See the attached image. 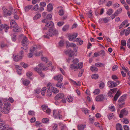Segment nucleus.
<instances>
[{
  "instance_id": "obj_1",
  "label": "nucleus",
  "mask_w": 130,
  "mask_h": 130,
  "mask_svg": "<svg viewBox=\"0 0 130 130\" xmlns=\"http://www.w3.org/2000/svg\"><path fill=\"white\" fill-rule=\"evenodd\" d=\"M46 35L43 36L44 38L49 39L50 37H52L54 35H57L58 34V31L55 29L50 28L48 31L46 33Z\"/></svg>"
},
{
  "instance_id": "obj_2",
  "label": "nucleus",
  "mask_w": 130,
  "mask_h": 130,
  "mask_svg": "<svg viewBox=\"0 0 130 130\" xmlns=\"http://www.w3.org/2000/svg\"><path fill=\"white\" fill-rule=\"evenodd\" d=\"M10 110V105L7 103H5L3 107L0 108V111L4 114L9 113Z\"/></svg>"
},
{
  "instance_id": "obj_3",
  "label": "nucleus",
  "mask_w": 130,
  "mask_h": 130,
  "mask_svg": "<svg viewBox=\"0 0 130 130\" xmlns=\"http://www.w3.org/2000/svg\"><path fill=\"white\" fill-rule=\"evenodd\" d=\"M10 24L11 25L10 28H14L13 31L15 32L20 31L21 30V28L18 26L17 24L13 20L10 21Z\"/></svg>"
},
{
  "instance_id": "obj_4",
  "label": "nucleus",
  "mask_w": 130,
  "mask_h": 130,
  "mask_svg": "<svg viewBox=\"0 0 130 130\" xmlns=\"http://www.w3.org/2000/svg\"><path fill=\"white\" fill-rule=\"evenodd\" d=\"M70 66V68L72 69H81L83 67V63L82 62H80L78 64L73 63L71 64Z\"/></svg>"
},
{
  "instance_id": "obj_5",
  "label": "nucleus",
  "mask_w": 130,
  "mask_h": 130,
  "mask_svg": "<svg viewBox=\"0 0 130 130\" xmlns=\"http://www.w3.org/2000/svg\"><path fill=\"white\" fill-rule=\"evenodd\" d=\"M119 83L120 82L119 80L116 81V83L114 82L111 80H109L108 81L107 85L108 87L109 88H111L116 87Z\"/></svg>"
},
{
  "instance_id": "obj_6",
  "label": "nucleus",
  "mask_w": 130,
  "mask_h": 130,
  "mask_svg": "<svg viewBox=\"0 0 130 130\" xmlns=\"http://www.w3.org/2000/svg\"><path fill=\"white\" fill-rule=\"evenodd\" d=\"M126 95H124L121 97L118 100V102L119 103V107H120L122 108L123 106L125 104V102L124 101L126 99Z\"/></svg>"
},
{
  "instance_id": "obj_7",
  "label": "nucleus",
  "mask_w": 130,
  "mask_h": 130,
  "mask_svg": "<svg viewBox=\"0 0 130 130\" xmlns=\"http://www.w3.org/2000/svg\"><path fill=\"white\" fill-rule=\"evenodd\" d=\"M61 111L59 110L57 112L56 110H53V115L54 117L55 118H58L60 119H61L62 118V116L61 115H60Z\"/></svg>"
},
{
  "instance_id": "obj_8",
  "label": "nucleus",
  "mask_w": 130,
  "mask_h": 130,
  "mask_svg": "<svg viewBox=\"0 0 130 130\" xmlns=\"http://www.w3.org/2000/svg\"><path fill=\"white\" fill-rule=\"evenodd\" d=\"M45 23L46 24V25L43 28V30H46L47 29V27L51 28L54 25V23L52 21H50L48 23Z\"/></svg>"
},
{
  "instance_id": "obj_9",
  "label": "nucleus",
  "mask_w": 130,
  "mask_h": 130,
  "mask_svg": "<svg viewBox=\"0 0 130 130\" xmlns=\"http://www.w3.org/2000/svg\"><path fill=\"white\" fill-rule=\"evenodd\" d=\"M67 36L68 37L69 40L70 41H72L77 37V34L75 33L71 35L70 34H68Z\"/></svg>"
},
{
  "instance_id": "obj_10",
  "label": "nucleus",
  "mask_w": 130,
  "mask_h": 130,
  "mask_svg": "<svg viewBox=\"0 0 130 130\" xmlns=\"http://www.w3.org/2000/svg\"><path fill=\"white\" fill-rule=\"evenodd\" d=\"M54 79L57 80L58 82H61L63 79V77L61 74L55 76L53 77Z\"/></svg>"
},
{
  "instance_id": "obj_11",
  "label": "nucleus",
  "mask_w": 130,
  "mask_h": 130,
  "mask_svg": "<svg viewBox=\"0 0 130 130\" xmlns=\"http://www.w3.org/2000/svg\"><path fill=\"white\" fill-rule=\"evenodd\" d=\"M28 39L25 36L24 37L22 41V44L23 46H27L29 43V41L27 40Z\"/></svg>"
},
{
  "instance_id": "obj_12",
  "label": "nucleus",
  "mask_w": 130,
  "mask_h": 130,
  "mask_svg": "<svg viewBox=\"0 0 130 130\" xmlns=\"http://www.w3.org/2000/svg\"><path fill=\"white\" fill-rule=\"evenodd\" d=\"M52 19V16L51 14H48L47 16V18L43 20L42 22L43 23H48L50 21H52L51 20Z\"/></svg>"
},
{
  "instance_id": "obj_13",
  "label": "nucleus",
  "mask_w": 130,
  "mask_h": 130,
  "mask_svg": "<svg viewBox=\"0 0 130 130\" xmlns=\"http://www.w3.org/2000/svg\"><path fill=\"white\" fill-rule=\"evenodd\" d=\"M117 88H114L110 90L108 93V96L111 97L113 96L114 93L117 90Z\"/></svg>"
},
{
  "instance_id": "obj_14",
  "label": "nucleus",
  "mask_w": 130,
  "mask_h": 130,
  "mask_svg": "<svg viewBox=\"0 0 130 130\" xmlns=\"http://www.w3.org/2000/svg\"><path fill=\"white\" fill-rule=\"evenodd\" d=\"M4 28L5 32L7 31V30L9 28V27L6 24H2L0 25V30H2Z\"/></svg>"
},
{
  "instance_id": "obj_15",
  "label": "nucleus",
  "mask_w": 130,
  "mask_h": 130,
  "mask_svg": "<svg viewBox=\"0 0 130 130\" xmlns=\"http://www.w3.org/2000/svg\"><path fill=\"white\" fill-rule=\"evenodd\" d=\"M104 98L103 95H99L96 96L95 98L96 101H101L103 100Z\"/></svg>"
},
{
  "instance_id": "obj_16",
  "label": "nucleus",
  "mask_w": 130,
  "mask_h": 130,
  "mask_svg": "<svg viewBox=\"0 0 130 130\" xmlns=\"http://www.w3.org/2000/svg\"><path fill=\"white\" fill-rule=\"evenodd\" d=\"M64 96V95L62 93H59L57 94L55 97V100H58L62 98Z\"/></svg>"
},
{
  "instance_id": "obj_17",
  "label": "nucleus",
  "mask_w": 130,
  "mask_h": 130,
  "mask_svg": "<svg viewBox=\"0 0 130 130\" xmlns=\"http://www.w3.org/2000/svg\"><path fill=\"white\" fill-rule=\"evenodd\" d=\"M127 114V111L124 109L122 110L119 115L120 118H122L123 117V115H126Z\"/></svg>"
},
{
  "instance_id": "obj_18",
  "label": "nucleus",
  "mask_w": 130,
  "mask_h": 130,
  "mask_svg": "<svg viewBox=\"0 0 130 130\" xmlns=\"http://www.w3.org/2000/svg\"><path fill=\"white\" fill-rule=\"evenodd\" d=\"M127 20H125L123 21L122 24H121L119 27V28L121 29L124 27H127L128 26L129 24L127 25Z\"/></svg>"
},
{
  "instance_id": "obj_19",
  "label": "nucleus",
  "mask_w": 130,
  "mask_h": 130,
  "mask_svg": "<svg viewBox=\"0 0 130 130\" xmlns=\"http://www.w3.org/2000/svg\"><path fill=\"white\" fill-rule=\"evenodd\" d=\"M13 59L15 61H18L19 60L21 59L22 58V56L21 55H13Z\"/></svg>"
},
{
  "instance_id": "obj_20",
  "label": "nucleus",
  "mask_w": 130,
  "mask_h": 130,
  "mask_svg": "<svg viewBox=\"0 0 130 130\" xmlns=\"http://www.w3.org/2000/svg\"><path fill=\"white\" fill-rule=\"evenodd\" d=\"M15 68H17L18 74L20 75H21L22 74V72L21 67L17 65L15 66Z\"/></svg>"
},
{
  "instance_id": "obj_21",
  "label": "nucleus",
  "mask_w": 130,
  "mask_h": 130,
  "mask_svg": "<svg viewBox=\"0 0 130 130\" xmlns=\"http://www.w3.org/2000/svg\"><path fill=\"white\" fill-rule=\"evenodd\" d=\"M122 12V9L120 8L118 9L115 13L112 15V16L114 18L116 16H117L118 14L121 13Z\"/></svg>"
},
{
  "instance_id": "obj_22",
  "label": "nucleus",
  "mask_w": 130,
  "mask_h": 130,
  "mask_svg": "<svg viewBox=\"0 0 130 130\" xmlns=\"http://www.w3.org/2000/svg\"><path fill=\"white\" fill-rule=\"evenodd\" d=\"M120 95V92L119 90H118L117 92V93L116 94L114 98L113 99L114 101H116L117 100L118 98L119 97Z\"/></svg>"
},
{
  "instance_id": "obj_23",
  "label": "nucleus",
  "mask_w": 130,
  "mask_h": 130,
  "mask_svg": "<svg viewBox=\"0 0 130 130\" xmlns=\"http://www.w3.org/2000/svg\"><path fill=\"white\" fill-rule=\"evenodd\" d=\"M38 67H36L34 68V70L35 71L37 72L38 73H39L40 74V76L42 77H43L44 76V75L42 73L41 71L39 69H38Z\"/></svg>"
},
{
  "instance_id": "obj_24",
  "label": "nucleus",
  "mask_w": 130,
  "mask_h": 130,
  "mask_svg": "<svg viewBox=\"0 0 130 130\" xmlns=\"http://www.w3.org/2000/svg\"><path fill=\"white\" fill-rule=\"evenodd\" d=\"M13 128L11 127H9L8 125H5L1 130H12Z\"/></svg>"
},
{
  "instance_id": "obj_25",
  "label": "nucleus",
  "mask_w": 130,
  "mask_h": 130,
  "mask_svg": "<svg viewBox=\"0 0 130 130\" xmlns=\"http://www.w3.org/2000/svg\"><path fill=\"white\" fill-rule=\"evenodd\" d=\"M36 67H38L37 70L39 69L41 71V70H45L44 66L43 64H39L38 66H37Z\"/></svg>"
},
{
  "instance_id": "obj_26",
  "label": "nucleus",
  "mask_w": 130,
  "mask_h": 130,
  "mask_svg": "<svg viewBox=\"0 0 130 130\" xmlns=\"http://www.w3.org/2000/svg\"><path fill=\"white\" fill-rule=\"evenodd\" d=\"M85 124H82L79 125L78 126V129L79 130H83L86 127Z\"/></svg>"
},
{
  "instance_id": "obj_27",
  "label": "nucleus",
  "mask_w": 130,
  "mask_h": 130,
  "mask_svg": "<svg viewBox=\"0 0 130 130\" xmlns=\"http://www.w3.org/2000/svg\"><path fill=\"white\" fill-rule=\"evenodd\" d=\"M46 96L47 97H50L52 95V91L51 90L46 89Z\"/></svg>"
},
{
  "instance_id": "obj_28",
  "label": "nucleus",
  "mask_w": 130,
  "mask_h": 130,
  "mask_svg": "<svg viewBox=\"0 0 130 130\" xmlns=\"http://www.w3.org/2000/svg\"><path fill=\"white\" fill-rule=\"evenodd\" d=\"M90 70L94 72H96L98 71V69L97 68L95 67L94 66H92L91 67Z\"/></svg>"
},
{
  "instance_id": "obj_29",
  "label": "nucleus",
  "mask_w": 130,
  "mask_h": 130,
  "mask_svg": "<svg viewBox=\"0 0 130 130\" xmlns=\"http://www.w3.org/2000/svg\"><path fill=\"white\" fill-rule=\"evenodd\" d=\"M35 125L36 127H41L43 126V124L39 121H37L35 123Z\"/></svg>"
},
{
  "instance_id": "obj_30",
  "label": "nucleus",
  "mask_w": 130,
  "mask_h": 130,
  "mask_svg": "<svg viewBox=\"0 0 130 130\" xmlns=\"http://www.w3.org/2000/svg\"><path fill=\"white\" fill-rule=\"evenodd\" d=\"M60 83V82H58L56 84V86L58 87H59L62 89L65 88L63 84L62 83Z\"/></svg>"
},
{
  "instance_id": "obj_31",
  "label": "nucleus",
  "mask_w": 130,
  "mask_h": 130,
  "mask_svg": "<svg viewBox=\"0 0 130 130\" xmlns=\"http://www.w3.org/2000/svg\"><path fill=\"white\" fill-rule=\"evenodd\" d=\"M32 5L27 6L25 7V10L26 12H28L32 7Z\"/></svg>"
},
{
  "instance_id": "obj_32",
  "label": "nucleus",
  "mask_w": 130,
  "mask_h": 130,
  "mask_svg": "<svg viewBox=\"0 0 130 130\" xmlns=\"http://www.w3.org/2000/svg\"><path fill=\"white\" fill-rule=\"evenodd\" d=\"M37 46L36 45H34L33 46L31 47L30 49V51L33 52L34 51H36L37 50Z\"/></svg>"
},
{
  "instance_id": "obj_33",
  "label": "nucleus",
  "mask_w": 130,
  "mask_h": 130,
  "mask_svg": "<svg viewBox=\"0 0 130 130\" xmlns=\"http://www.w3.org/2000/svg\"><path fill=\"white\" fill-rule=\"evenodd\" d=\"M47 9L48 11H50L52 10L53 9V7L52 4H49L47 6Z\"/></svg>"
},
{
  "instance_id": "obj_34",
  "label": "nucleus",
  "mask_w": 130,
  "mask_h": 130,
  "mask_svg": "<svg viewBox=\"0 0 130 130\" xmlns=\"http://www.w3.org/2000/svg\"><path fill=\"white\" fill-rule=\"evenodd\" d=\"M3 12L4 16L5 17H7V12L8 10L7 8L5 7H3Z\"/></svg>"
},
{
  "instance_id": "obj_35",
  "label": "nucleus",
  "mask_w": 130,
  "mask_h": 130,
  "mask_svg": "<svg viewBox=\"0 0 130 130\" xmlns=\"http://www.w3.org/2000/svg\"><path fill=\"white\" fill-rule=\"evenodd\" d=\"M95 65L97 67H104L105 66V64L97 62L95 63Z\"/></svg>"
},
{
  "instance_id": "obj_36",
  "label": "nucleus",
  "mask_w": 130,
  "mask_h": 130,
  "mask_svg": "<svg viewBox=\"0 0 130 130\" xmlns=\"http://www.w3.org/2000/svg\"><path fill=\"white\" fill-rule=\"evenodd\" d=\"M116 130H123L122 126L120 124H118L116 125Z\"/></svg>"
},
{
  "instance_id": "obj_37",
  "label": "nucleus",
  "mask_w": 130,
  "mask_h": 130,
  "mask_svg": "<svg viewBox=\"0 0 130 130\" xmlns=\"http://www.w3.org/2000/svg\"><path fill=\"white\" fill-rule=\"evenodd\" d=\"M40 14L38 13L35 15L33 19L34 20H37V19L40 18Z\"/></svg>"
},
{
  "instance_id": "obj_38",
  "label": "nucleus",
  "mask_w": 130,
  "mask_h": 130,
  "mask_svg": "<svg viewBox=\"0 0 130 130\" xmlns=\"http://www.w3.org/2000/svg\"><path fill=\"white\" fill-rule=\"evenodd\" d=\"M47 89L46 87H44L42 89L41 91V94L43 95H45L46 94V92L47 90Z\"/></svg>"
},
{
  "instance_id": "obj_39",
  "label": "nucleus",
  "mask_w": 130,
  "mask_h": 130,
  "mask_svg": "<svg viewBox=\"0 0 130 130\" xmlns=\"http://www.w3.org/2000/svg\"><path fill=\"white\" fill-rule=\"evenodd\" d=\"M30 83V82L29 81L25 79L23 81V83L25 85L27 86Z\"/></svg>"
},
{
  "instance_id": "obj_40",
  "label": "nucleus",
  "mask_w": 130,
  "mask_h": 130,
  "mask_svg": "<svg viewBox=\"0 0 130 130\" xmlns=\"http://www.w3.org/2000/svg\"><path fill=\"white\" fill-rule=\"evenodd\" d=\"M67 100L69 102H72L73 100V98L72 96H69L67 97Z\"/></svg>"
},
{
  "instance_id": "obj_41",
  "label": "nucleus",
  "mask_w": 130,
  "mask_h": 130,
  "mask_svg": "<svg viewBox=\"0 0 130 130\" xmlns=\"http://www.w3.org/2000/svg\"><path fill=\"white\" fill-rule=\"evenodd\" d=\"M69 28V25H68L64 26L62 28V30L63 31H65L68 30Z\"/></svg>"
},
{
  "instance_id": "obj_42",
  "label": "nucleus",
  "mask_w": 130,
  "mask_h": 130,
  "mask_svg": "<svg viewBox=\"0 0 130 130\" xmlns=\"http://www.w3.org/2000/svg\"><path fill=\"white\" fill-rule=\"evenodd\" d=\"M67 53L69 54V56L70 57L72 56L74 54L73 52L71 50H70L69 51V50H67L66 52V53Z\"/></svg>"
},
{
  "instance_id": "obj_43",
  "label": "nucleus",
  "mask_w": 130,
  "mask_h": 130,
  "mask_svg": "<svg viewBox=\"0 0 130 130\" xmlns=\"http://www.w3.org/2000/svg\"><path fill=\"white\" fill-rule=\"evenodd\" d=\"M99 77L98 75L96 74H93L91 76V78L92 79H97Z\"/></svg>"
},
{
  "instance_id": "obj_44",
  "label": "nucleus",
  "mask_w": 130,
  "mask_h": 130,
  "mask_svg": "<svg viewBox=\"0 0 130 130\" xmlns=\"http://www.w3.org/2000/svg\"><path fill=\"white\" fill-rule=\"evenodd\" d=\"M13 11V9H11L8 10L7 13L6 14L7 16L8 15L9 16L12 13Z\"/></svg>"
},
{
  "instance_id": "obj_45",
  "label": "nucleus",
  "mask_w": 130,
  "mask_h": 130,
  "mask_svg": "<svg viewBox=\"0 0 130 130\" xmlns=\"http://www.w3.org/2000/svg\"><path fill=\"white\" fill-rule=\"evenodd\" d=\"M109 108V110L112 111H114L115 110H116L114 106H112L111 105L110 106Z\"/></svg>"
},
{
  "instance_id": "obj_46",
  "label": "nucleus",
  "mask_w": 130,
  "mask_h": 130,
  "mask_svg": "<svg viewBox=\"0 0 130 130\" xmlns=\"http://www.w3.org/2000/svg\"><path fill=\"white\" fill-rule=\"evenodd\" d=\"M52 91L54 93H58L59 91V90L57 88L53 87L52 89Z\"/></svg>"
},
{
  "instance_id": "obj_47",
  "label": "nucleus",
  "mask_w": 130,
  "mask_h": 130,
  "mask_svg": "<svg viewBox=\"0 0 130 130\" xmlns=\"http://www.w3.org/2000/svg\"><path fill=\"white\" fill-rule=\"evenodd\" d=\"M39 6L38 4L35 5L32 9V10H34L35 11H37L38 9Z\"/></svg>"
},
{
  "instance_id": "obj_48",
  "label": "nucleus",
  "mask_w": 130,
  "mask_h": 130,
  "mask_svg": "<svg viewBox=\"0 0 130 130\" xmlns=\"http://www.w3.org/2000/svg\"><path fill=\"white\" fill-rule=\"evenodd\" d=\"M100 90L99 89H95L93 92L94 95H96L100 93Z\"/></svg>"
},
{
  "instance_id": "obj_49",
  "label": "nucleus",
  "mask_w": 130,
  "mask_h": 130,
  "mask_svg": "<svg viewBox=\"0 0 130 130\" xmlns=\"http://www.w3.org/2000/svg\"><path fill=\"white\" fill-rule=\"evenodd\" d=\"M130 32V28L128 27L126 29L125 33V35L126 36H127Z\"/></svg>"
},
{
  "instance_id": "obj_50",
  "label": "nucleus",
  "mask_w": 130,
  "mask_h": 130,
  "mask_svg": "<svg viewBox=\"0 0 130 130\" xmlns=\"http://www.w3.org/2000/svg\"><path fill=\"white\" fill-rule=\"evenodd\" d=\"M113 10L111 9H109L107 11V14L108 15H110L113 13Z\"/></svg>"
},
{
  "instance_id": "obj_51",
  "label": "nucleus",
  "mask_w": 130,
  "mask_h": 130,
  "mask_svg": "<svg viewBox=\"0 0 130 130\" xmlns=\"http://www.w3.org/2000/svg\"><path fill=\"white\" fill-rule=\"evenodd\" d=\"M64 11L63 9L60 10L59 11V14L60 16H62L64 14Z\"/></svg>"
},
{
  "instance_id": "obj_52",
  "label": "nucleus",
  "mask_w": 130,
  "mask_h": 130,
  "mask_svg": "<svg viewBox=\"0 0 130 130\" xmlns=\"http://www.w3.org/2000/svg\"><path fill=\"white\" fill-rule=\"evenodd\" d=\"M108 117L109 119H112L113 117V113H109L108 115Z\"/></svg>"
},
{
  "instance_id": "obj_53",
  "label": "nucleus",
  "mask_w": 130,
  "mask_h": 130,
  "mask_svg": "<svg viewBox=\"0 0 130 130\" xmlns=\"http://www.w3.org/2000/svg\"><path fill=\"white\" fill-rule=\"evenodd\" d=\"M20 64L23 68H26L28 67V64L24 62L21 63H20Z\"/></svg>"
},
{
  "instance_id": "obj_54",
  "label": "nucleus",
  "mask_w": 130,
  "mask_h": 130,
  "mask_svg": "<svg viewBox=\"0 0 130 130\" xmlns=\"http://www.w3.org/2000/svg\"><path fill=\"white\" fill-rule=\"evenodd\" d=\"M49 121V119L48 118H43L42 120V122L44 123H47Z\"/></svg>"
},
{
  "instance_id": "obj_55",
  "label": "nucleus",
  "mask_w": 130,
  "mask_h": 130,
  "mask_svg": "<svg viewBox=\"0 0 130 130\" xmlns=\"http://www.w3.org/2000/svg\"><path fill=\"white\" fill-rule=\"evenodd\" d=\"M41 107L42 109L44 112L48 108L47 106L44 105H42L41 106Z\"/></svg>"
},
{
  "instance_id": "obj_56",
  "label": "nucleus",
  "mask_w": 130,
  "mask_h": 130,
  "mask_svg": "<svg viewBox=\"0 0 130 130\" xmlns=\"http://www.w3.org/2000/svg\"><path fill=\"white\" fill-rule=\"evenodd\" d=\"M28 113L29 115L33 116L35 115V112L33 111H29L28 112Z\"/></svg>"
},
{
  "instance_id": "obj_57",
  "label": "nucleus",
  "mask_w": 130,
  "mask_h": 130,
  "mask_svg": "<svg viewBox=\"0 0 130 130\" xmlns=\"http://www.w3.org/2000/svg\"><path fill=\"white\" fill-rule=\"evenodd\" d=\"M121 44L122 45L125 46H126V41L124 40H122L121 41Z\"/></svg>"
},
{
  "instance_id": "obj_58",
  "label": "nucleus",
  "mask_w": 130,
  "mask_h": 130,
  "mask_svg": "<svg viewBox=\"0 0 130 130\" xmlns=\"http://www.w3.org/2000/svg\"><path fill=\"white\" fill-rule=\"evenodd\" d=\"M47 89L51 90V89H52V84L51 83H48L47 85Z\"/></svg>"
},
{
  "instance_id": "obj_59",
  "label": "nucleus",
  "mask_w": 130,
  "mask_h": 130,
  "mask_svg": "<svg viewBox=\"0 0 130 130\" xmlns=\"http://www.w3.org/2000/svg\"><path fill=\"white\" fill-rule=\"evenodd\" d=\"M105 86V84L103 83H101L99 85V87L100 89L103 88Z\"/></svg>"
},
{
  "instance_id": "obj_60",
  "label": "nucleus",
  "mask_w": 130,
  "mask_h": 130,
  "mask_svg": "<svg viewBox=\"0 0 130 130\" xmlns=\"http://www.w3.org/2000/svg\"><path fill=\"white\" fill-rule=\"evenodd\" d=\"M46 5V4L44 2H42L40 3V6L42 7H44Z\"/></svg>"
},
{
  "instance_id": "obj_61",
  "label": "nucleus",
  "mask_w": 130,
  "mask_h": 130,
  "mask_svg": "<svg viewBox=\"0 0 130 130\" xmlns=\"http://www.w3.org/2000/svg\"><path fill=\"white\" fill-rule=\"evenodd\" d=\"M61 130H67V129L65 125H62Z\"/></svg>"
},
{
  "instance_id": "obj_62",
  "label": "nucleus",
  "mask_w": 130,
  "mask_h": 130,
  "mask_svg": "<svg viewBox=\"0 0 130 130\" xmlns=\"http://www.w3.org/2000/svg\"><path fill=\"white\" fill-rule=\"evenodd\" d=\"M64 24L63 22H59L57 23V25L59 27L62 26Z\"/></svg>"
},
{
  "instance_id": "obj_63",
  "label": "nucleus",
  "mask_w": 130,
  "mask_h": 130,
  "mask_svg": "<svg viewBox=\"0 0 130 130\" xmlns=\"http://www.w3.org/2000/svg\"><path fill=\"white\" fill-rule=\"evenodd\" d=\"M59 45L60 46H62L64 44V41L63 40H61L59 42Z\"/></svg>"
},
{
  "instance_id": "obj_64",
  "label": "nucleus",
  "mask_w": 130,
  "mask_h": 130,
  "mask_svg": "<svg viewBox=\"0 0 130 130\" xmlns=\"http://www.w3.org/2000/svg\"><path fill=\"white\" fill-rule=\"evenodd\" d=\"M82 111L85 114H87L88 112V110L86 108H85L82 110Z\"/></svg>"
}]
</instances>
